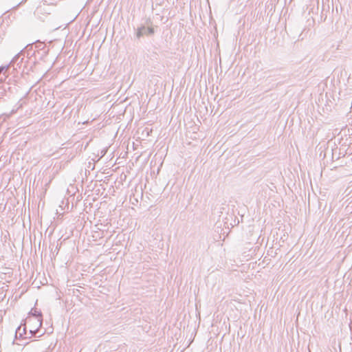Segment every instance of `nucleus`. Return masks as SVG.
<instances>
[{
	"label": "nucleus",
	"mask_w": 352,
	"mask_h": 352,
	"mask_svg": "<svg viewBox=\"0 0 352 352\" xmlns=\"http://www.w3.org/2000/svg\"><path fill=\"white\" fill-rule=\"evenodd\" d=\"M30 314H32V317H28L27 318L26 322L30 323L31 322H35L36 326L37 327L35 330L30 329L31 333H36L38 329L42 325L43 318H42V314L40 311H38L36 309H32L30 311Z\"/></svg>",
	"instance_id": "f257e3e1"
},
{
	"label": "nucleus",
	"mask_w": 352,
	"mask_h": 352,
	"mask_svg": "<svg viewBox=\"0 0 352 352\" xmlns=\"http://www.w3.org/2000/svg\"><path fill=\"white\" fill-rule=\"evenodd\" d=\"M154 33V29L151 27H140L137 31V37L140 38L144 35H151Z\"/></svg>",
	"instance_id": "f03ea898"
},
{
	"label": "nucleus",
	"mask_w": 352,
	"mask_h": 352,
	"mask_svg": "<svg viewBox=\"0 0 352 352\" xmlns=\"http://www.w3.org/2000/svg\"><path fill=\"white\" fill-rule=\"evenodd\" d=\"M21 53H22V51H21L20 53L17 54L16 55H15V56L13 57V58H12V60L10 61V64L8 65H10V67L12 65H13L14 63H16V62H17V61H18V60H19V58L20 55H21Z\"/></svg>",
	"instance_id": "7ed1b4c3"
},
{
	"label": "nucleus",
	"mask_w": 352,
	"mask_h": 352,
	"mask_svg": "<svg viewBox=\"0 0 352 352\" xmlns=\"http://www.w3.org/2000/svg\"><path fill=\"white\" fill-rule=\"evenodd\" d=\"M10 68V65L0 67V74L3 71H7Z\"/></svg>",
	"instance_id": "20e7f679"
},
{
	"label": "nucleus",
	"mask_w": 352,
	"mask_h": 352,
	"mask_svg": "<svg viewBox=\"0 0 352 352\" xmlns=\"http://www.w3.org/2000/svg\"><path fill=\"white\" fill-rule=\"evenodd\" d=\"M22 330H21V326L19 327L16 331V335H17L18 333L20 335V336H22Z\"/></svg>",
	"instance_id": "39448f33"
},
{
	"label": "nucleus",
	"mask_w": 352,
	"mask_h": 352,
	"mask_svg": "<svg viewBox=\"0 0 352 352\" xmlns=\"http://www.w3.org/2000/svg\"><path fill=\"white\" fill-rule=\"evenodd\" d=\"M22 330H21V326L19 327L16 331V335H17L18 333L20 335V336H22Z\"/></svg>",
	"instance_id": "423d86ee"
},
{
	"label": "nucleus",
	"mask_w": 352,
	"mask_h": 352,
	"mask_svg": "<svg viewBox=\"0 0 352 352\" xmlns=\"http://www.w3.org/2000/svg\"><path fill=\"white\" fill-rule=\"evenodd\" d=\"M8 117H9V116H8V115H4V114H3V115H2V116H0V120H1V118H3V121H5V120H6V118H8Z\"/></svg>",
	"instance_id": "0eeeda50"
},
{
	"label": "nucleus",
	"mask_w": 352,
	"mask_h": 352,
	"mask_svg": "<svg viewBox=\"0 0 352 352\" xmlns=\"http://www.w3.org/2000/svg\"><path fill=\"white\" fill-rule=\"evenodd\" d=\"M32 322H31L30 323H32ZM34 322L36 324V322ZM36 327H36V324H35L34 326H32V328L31 329H32V330H35V329H36Z\"/></svg>",
	"instance_id": "6e6552de"
},
{
	"label": "nucleus",
	"mask_w": 352,
	"mask_h": 352,
	"mask_svg": "<svg viewBox=\"0 0 352 352\" xmlns=\"http://www.w3.org/2000/svg\"><path fill=\"white\" fill-rule=\"evenodd\" d=\"M23 331H24V332L25 331V327H24V328L23 329Z\"/></svg>",
	"instance_id": "1a4fd4ad"
}]
</instances>
